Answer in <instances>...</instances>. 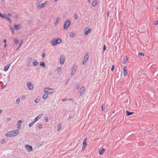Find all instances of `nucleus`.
Instances as JSON below:
<instances>
[{"label":"nucleus","instance_id":"obj_43","mask_svg":"<svg viewBox=\"0 0 158 158\" xmlns=\"http://www.w3.org/2000/svg\"><path fill=\"white\" fill-rule=\"evenodd\" d=\"M45 120L46 122H47L48 121V117L45 118Z\"/></svg>","mask_w":158,"mask_h":158},{"label":"nucleus","instance_id":"obj_58","mask_svg":"<svg viewBox=\"0 0 158 158\" xmlns=\"http://www.w3.org/2000/svg\"><path fill=\"white\" fill-rule=\"evenodd\" d=\"M52 73L51 72H49V74L50 75H52Z\"/></svg>","mask_w":158,"mask_h":158},{"label":"nucleus","instance_id":"obj_29","mask_svg":"<svg viewBox=\"0 0 158 158\" xmlns=\"http://www.w3.org/2000/svg\"><path fill=\"white\" fill-rule=\"evenodd\" d=\"M61 128V125L60 124H58V125L57 131H60Z\"/></svg>","mask_w":158,"mask_h":158},{"label":"nucleus","instance_id":"obj_45","mask_svg":"<svg viewBox=\"0 0 158 158\" xmlns=\"http://www.w3.org/2000/svg\"><path fill=\"white\" fill-rule=\"evenodd\" d=\"M14 17L16 18V19H18L19 18V16L18 15H17L16 14L14 16Z\"/></svg>","mask_w":158,"mask_h":158},{"label":"nucleus","instance_id":"obj_57","mask_svg":"<svg viewBox=\"0 0 158 158\" xmlns=\"http://www.w3.org/2000/svg\"><path fill=\"white\" fill-rule=\"evenodd\" d=\"M85 89V87L84 86H83L81 87L80 88V89Z\"/></svg>","mask_w":158,"mask_h":158},{"label":"nucleus","instance_id":"obj_35","mask_svg":"<svg viewBox=\"0 0 158 158\" xmlns=\"http://www.w3.org/2000/svg\"><path fill=\"white\" fill-rule=\"evenodd\" d=\"M10 30L11 31L12 33L13 34H14V33L13 28L11 26H10Z\"/></svg>","mask_w":158,"mask_h":158},{"label":"nucleus","instance_id":"obj_64","mask_svg":"<svg viewBox=\"0 0 158 158\" xmlns=\"http://www.w3.org/2000/svg\"><path fill=\"white\" fill-rule=\"evenodd\" d=\"M68 81H69V80H67V81L66 82V83H67L68 82Z\"/></svg>","mask_w":158,"mask_h":158},{"label":"nucleus","instance_id":"obj_46","mask_svg":"<svg viewBox=\"0 0 158 158\" xmlns=\"http://www.w3.org/2000/svg\"><path fill=\"white\" fill-rule=\"evenodd\" d=\"M5 140L4 139H3L1 140V143L2 144H3L5 143Z\"/></svg>","mask_w":158,"mask_h":158},{"label":"nucleus","instance_id":"obj_44","mask_svg":"<svg viewBox=\"0 0 158 158\" xmlns=\"http://www.w3.org/2000/svg\"><path fill=\"white\" fill-rule=\"evenodd\" d=\"M86 61H87V60L84 59L83 60V62H82L83 64L84 65V63H85Z\"/></svg>","mask_w":158,"mask_h":158},{"label":"nucleus","instance_id":"obj_23","mask_svg":"<svg viewBox=\"0 0 158 158\" xmlns=\"http://www.w3.org/2000/svg\"><path fill=\"white\" fill-rule=\"evenodd\" d=\"M60 19V18L59 17H58L56 19V22H55V26H57V24L58 23Z\"/></svg>","mask_w":158,"mask_h":158},{"label":"nucleus","instance_id":"obj_52","mask_svg":"<svg viewBox=\"0 0 158 158\" xmlns=\"http://www.w3.org/2000/svg\"><path fill=\"white\" fill-rule=\"evenodd\" d=\"M7 15L9 17H11V15L10 13H8Z\"/></svg>","mask_w":158,"mask_h":158},{"label":"nucleus","instance_id":"obj_33","mask_svg":"<svg viewBox=\"0 0 158 158\" xmlns=\"http://www.w3.org/2000/svg\"><path fill=\"white\" fill-rule=\"evenodd\" d=\"M6 19L10 23H12L11 20L9 17H6Z\"/></svg>","mask_w":158,"mask_h":158},{"label":"nucleus","instance_id":"obj_39","mask_svg":"<svg viewBox=\"0 0 158 158\" xmlns=\"http://www.w3.org/2000/svg\"><path fill=\"white\" fill-rule=\"evenodd\" d=\"M114 69V65H113L112 66L111 68V70L112 71H113Z\"/></svg>","mask_w":158,"mask_h":158},{"label":"nucleus","instance_id":"obj_38","mask_svg":"<svg viewBox=\"0 0 158 158\" xmlns=\"http://www.w3.org/2000/svg\"><path fill=\"white\" fill-rule=\"evenodd\" d=\"M6 85H1V87L0 88V89H3L5 88V86H6Z\"/></svg>","mask_w":158,"mask_h":158},{"label":"nucleus","instance_id":"obj_34","mask_svg":"<svg viewBox=\"0 0 158 158\" xmlns=\"http://www.w3.org/2000/svg\"><path fill=\"white\" fill-rule=\"evenodd\" d=\"M138 54L139 55L142 56H144V53L141 52H139L138 53Z\"/></svg>","mask_w":158,"mask_h":158},{"label":"nucleus","instance_id":"obj_55","mask_svg":"<svg viewBox=\"0 0 158 158\" xmlns=\"http://www.w3.org/2000/svg\"><path fill=\"white\" fill-rule=\"evenodd\" d=\"M66 100H67V99L66 98L63 99L62 100V101L63 102L65 101Z\"/></svg>","mask_w":158,"mask_h":158},{"label":"nucleus","instance_id":"obj_18","mask_svg":"<svg viewBox=\"0 0 158 158\" xmlns=\"http://www.w3.org/2000/svg\"><path fill=\"white\" fill-rule=\"evenodd\" d=\"M105 149L104 148L101 149L99 151V154L100 155H102L105 152Z\"/></svg>","mask_w":158,"mask_h":158},{"label":"nucleus","instance_id":"obj_30","mask_svg":"<svg viewBox=\"0 0 158 158\" xmlns=\"http://www.w3.org/2000/svg\"><path fill=\"white\" fill-rule=\"evenodd\" d=\"M35 122H34V121L33 122L31 123H30V124H29V127H31L32 125L34 124V123H35Z\"/></svg>","mask_w":158,"mask_h":158},{"label":"nucleus","instance_id":"obj_50","mask_svg":"<svg viewBox=\"0 0 158 158\" xmlns=\"http://www.w3.org/2000/svg\"><path fill=\"white\" fill-rule=\"evenodd\" d=\"M80 88V85H77L76 86V89H79Z\"/></svg>","mask_w":158,"mask_h":158},{"label":"nucleus","instance_id":"obj_3","mask_svg":"<svg viewBox=\"0 0 158 158\" xmlns=\"http://www.w3.org/2000/svg\"><path fill=\"white\" fill-rule=\"evenodd\" d=\"M54 92L53 89H44V92L45 93L43 96L44 99L47 98L48 95Z\"/></svg>","mask_w":158,"mask_h":158},{"label":"nucleus","instance_id":"obj_24","mask_svg":"<svg viewBox=\"0 0 158 158\" xmlns=\"http://www.w3.org/2000/svg\"><path fill=\"white\" fill-rule=\"evenodd\" d=\"M126 113L127 114V116H129V115H131L134 113L133 112H129L128 111H127V110L126 111Z\"/></svg>","mask_w":158,"mask_h":158},{"label":"nucleus","instance_id":"obj_47","mask_svg":"<svg viewBox=\"0 0 158 158\" xmlns=\"http://www.w3.org/2000/svg\"><path fill=\"white\" fill-rule=\"evenodd\" d=\"M109 15H110L109 12V11H108L107 12V17H108L109 16Z\"/></svg>","mask_w":158,"mask_h":158},{"label":"nucleus","instance_id":"obj_31","mask_svg":"<svg viewBox=\"0 0 158 158\" xmlns=\"http://www.w3.org/2000/svg\"><path fill=\"white\" fill-rule=\"evenodd\" d=\"M20 99L19 98H18L16 101V103L19 104L20 102Z\"/></svg>","mask_w":158,"mask_h":158},{"label":"nucleus","instance_id":"obj_17","mask_svg":"<svg viewBox=\"0 0 158 158\" xmlns=\"http://www.w3.org/2000/svg\"><path fill=\"white\" fill-rule=\"evenodd\" d=\"M98 0H94L92 3V6H96L98 3Z\"/></svg>","mask_w":158,"mask_h":158},{"label":"nucleus","instance_id":"obj_14","mask_svg":"<svg viewBox=\"0 0 158 158\" xmlns=\"http://www.w3.org/2000/svg\"><path fill=\"white\" fill-rule=\"evenodd\" d=\"M21 26V24H15L14 26V29L16 30H18Z\"/></svg>","mask_w":158,"mask_h":158},{"label":"nucleus","instance_id":"obj_48","mask_svg":"<svg viewBox=\"0 0 158 158\" xmlns=\"http://www.w3.org/2000/svg\"><path fill=\"white\" fill-rule=\"evenodd\" d=\"M39 128H41L42 127V125L41 124H39L38 126Z\"/></svg>","mask_w":158,"mask_h":158},{"label":"nucleus","instance_id":"obj_56","mask_svg":"<svg viewBox=\"0 0 158 158\" xmlns=\"http://www.w3.org/2000/svg\"><path fill=\"white\" fill-rule=\"evenodd\" d=\"M44 89H52L51 88H49V87H46L44 88Z\"/></svg>","mask_w":158,"mask_h":158},{"label":"nucleus","instance_id":"obj_8","mask_svg":"<svg viewBox=\"0 0 158 158\" xmlns=\"http://www.w3.org/2000/svg\"><path fill=\"white\" fill-rule=\"evenodd\" d=\"M84 35L85 36H86L89 33H90L91 31V30L90 28H86L84 30Z\"/></svg>","mask_w":158,"mask_h":158},{"label":"nucleus","instance_id":"obj_32","mask_svg":"<svg viewBox=\"0 0 158 158\" xmlns=\"http://www.w3.org/2000/svg\"><path fill=\"white\" fill-rule=\"evenodd\" d=\"M33 65L34 66H36L38 65V63L36 61H34L33 62Z\"/></svg>","mask_w":158,"mask_h":158},{"label":"nucleus","instance_id":"obj_22","mask_svg":"<svg viewBox=\"0 0 158 158\" xmlns=\"http://www.w3.org/2000/svg\"><path fill=\"white\" fill-rule=\"evenodd\" d=\"M76 33L75 32H71L70 35V36L71 37H74L76 35Z\"/></svg>","mask_w":158,"mask_h":158},{"label":"nucleus","instance_id":"obj_63","mask_svg":"<svg viewBox=\"0 0 158 158\" xmlns=\"http://www.w3.org/2000/svg\"><path fill=\"white\" fill-rule=\"evenodd\" d=\"M88 1L89 2H90V0H88Z\"/></svg>","mask_w":158,"mask_h":158},{"label":"nucleus","instance_id":"obj_20","mask_svg":"<svg viewBox=\"0 0 158 158\" xmlns=\"http://www.w3.org/2000/svg\"><path fill=\"white\" fill-rule=\"evenodd\" d=\"M40 101V98L39 97H37L35 98V103H38Z\"/></svg>","mask_w":158,"mask_h":158},{"label":"nucleus","instance_id":"obj_12","mask_svg":"<svg viewBox=\"0 0 158 158\" xmlns=\"http://www.w3.org/2000/svg\"><path fill=\"white\" fill-rule=\"evenodd\" d=\"M60 64H63L64 63L65 61V58L63 55L60 57Z\"/></svg>","mask_w":158,"mask_h":158},{"label":"nucleus","instance_id":"obj_26","mask_svg":"<svg viewBox=\"0 0 158 158\" xmlns=\"http://www.w3.org/2000/svg\"><path fill=\"white\" fill-rule=\"evenodd\" d=\"M40 65L43 67H44L45 66V63L43 62H41L40 63Z\"/></svg>","mask_w":158,"mask_h":158},{"label":"nucleus","instance_id":"obj_61","mask_svg":"<svg viewBox=\"0 0 158 158\" xmlns=\"http://www.w3.org/2000/svg\"><path fill=\"white\" fill-rule=\"evenodd\" d=\"M6 44H5V45H4V48H6Z\"/></svg>","mask_w":158,"mask_h":158},{"label":"nucleus","instance_id":"obj_41","mask_svg":"<svg viewBox=\"0 0 158 158\" xmlns=\"http://www.w3.org/2000/svg\"><path fill=\"white\" fill-rule=\"evenodd\" d=\"M105 106H104L103 105H102V111H104L105 110Z\"/></svg>","mask_w":158,"mask_h":158},{"label":"nucleus","instance_id":"obj_28","mask_svg":"<svg viewBox=\"0 0 158 158\" xmlns=\"http://www.w3.org/2000/svg\"><path fill=\"white\" fill-rule=\"evenodd\" d=\"M56 70L57 72L60 73L61 70V68L60 67H59L57 68Z\"/></svg>","mask_w":158,"mask_h":158},{"label":"nucleus","instance_id":"obj_60","mask_svg":"<svg viewBox=\"0 0 158 158\" xmlns=\"http://www.w3.org/2000/svg\"><path fill=\"white\" fill-rule=\"evenodd\" d=\"M1 1L2 2H4V0H1Z\"/></svg>","mask_w":158,"mask_h":158},{"label":"nucleus","instance_id":"obj_21","mask_svg":"<svg viewBox=\"0 0 158 158\" xmlns=\"http://www.w3.org/2000/svg\"><path fill=\"white\" fill-rule=\"evenodd\" d=\"M14 42L16 45H17L19 44V41L18 40L17 38H16L14 39Z\"/></svg>","mask_w":158,"mask_h":158},{"label":"nucleus","instance_id":"obj_7","mask_svg":"<svg viewBox=\"0 0 158 158\" xmlns=\"http://www.w3.org/2000/svg\"><path fill=\"white\" fill-rule=\"evenodd\" d=\"M77 66L75 65H74L72 68V72L71 73V75H73L77 69Z\"/></svg>","mask_w":158,"mask_h":158},{"label":"nucleus","instance_id":"obj_15","mask_svg":"<svg viewBox=\"0 0 158 158\" xmlns=\"http://www.w3.org/2000/svg\"><path fill=\"white\" fill-rule=\"evenodd\" d=\"M21 123L22 121L21 120H19L17 123V128L19 129V130L20 129Z\"/></svg>","mask_w":158,"mask_h":158},{"label":"nucleus","instance_id":"obj_2","mask_svg":"<svg viewBox=\"0 0 158 158\" xmlns=\"http://www.w3.org/2000/svg\"><path fill=\"white\" fill-rule=\"evenodd\" d=\"M51 42L52 45L55 46L57 44L61 43L62 42V40L59 38H55L51 40Z\"/></svg>","mask_w":158,"mask_h":158},{"label":"nucleus","instance_id":"obj_40","mask_svg":"<svg viewBox=\"0 0 158 158\" xmlns=\"http://www.w3.org/2000/svg\"><path fill=\"white\" fill-rule=\"evenodd\" d=\"M85 92V90L84 89H82V90H80V93L81 95V94H82V93H83Z\"/></svg>","mask_w":158,"mask_h":158},{"label":"nucleus","instance_id":"obj_51","mask_svg":"<svg viewBox=\"0 0 158 158\" xmlns=\"http://www.w3.org/2000/svg\"><path fill=\"white\" fill-rule=\"evenodd\" d=\"M25 96L24 95H23L22 96V98L23 99H24L25 98Z\"/></svg>","mask_w":158,"mask_h":158},{"label":"nucleus","instance_id":"obj_5","mask_svg":"<svg viewBox=\"0 0 158 158\" xmlns=\"http://www.w3.org/2000/svg\"><path fill=\"white\" fill-rule=\"evenodd\" d=\"M87 145L86 138H85L83 142V145L81 148V151L83 152L85 151Z\"/></svg>","mask_w":158,"mask_h":158},{"label":"nucleus","instance_id":"obj_42","mask_svg":"<svg viewBox=\"0 0 158 158\" xmlns=\"http://www.w3.org/2000/svg\"><path fill=\"white\" fill-rule=\"evenodd\" d=\"M158 24V20H156L154 22V24L157 25Z\"/></svg>","mask_w":158,"mask_h":158},{"label":"nucleus","instance_id":"obj_6","mask_svg":"<svg viewBox=\"0 0 158 158\" xmlns=\"http://www.w3.org/2000/svg\"><path fill=\"white\" fill-rule=\"evenodd\" d=\"M25 148L28 152H31L33 151L32 147L30 145H26L25 146Z\"/></svg>","mask_w":158,"mask_h":158},{"label":"nucleus","instance_id":"obj_16","mask_svg":"<svg viewBox=\"0 0 158 158\" xmlns=\"http://www.w3.org/2000/svg\"><path fill=\"white\" fill-rule=\"evenodd\" d=\"M43 115L42 114H39L37 117L35 118L34 121L35 122L38 121L40 118Z\"/></svg>","mask_w":158,"mask_h":158},{"label":"nucleus","instance_id":"obj_37","mask_svg":"<svg viewBox=\"0 0 158 158\" xmlns=\"http://www.w3.org/2000/svg\"><path fill=\"white\" fill-rule=\"evenodd\" d=\"M74 17L75 19H77L78 18V16L76 14H74Z\"/></svg>","mask_w":158,"mask_h":158},{"label":"nucleus","instance_id":"obj_19","mask_svg":"<svg viewBox=\"0 0 158 158\" xmlns=\"http://www.w3.org/2000/svg\"><path fill=\"white\" fill-rule=\"evenodd\" d=\"M0 16L2 18H5L6 19V17H7L6 14H2L1 13L0 14Z\"/></svg>","mask_w":158,"mask_h":158},{"label":"nucleus","instance_id":"obj_25","mask_svg":"<svg viewBox=\"0 0 158 158\" xmlns=\"http://www.w3.org/2000/svg\"><path fill=\"white\" fill-rule=\"evenodd\" d=\"M89 57V55L88 54H86L84 57V59L87 61L88 60Z\"/></svg>","mask_w":158,"mask_h":158},{"label":"nucleus","instance_id":"obj_36","mask_svg":"<svg viewBox=\"0 0 158 158\" xmlns=\"http://www.w3.org/2000/svg\"><path fill=\"white\" fill-rule=\"evenodd\" d=\"M103 50V52H104L106 50V45L105 44L104 45Z\"/></svg>","mask_w":158,"mask_h":158},{"label":"nucleus","instance_id":"obj_49","mask_svg":"<svg viewBox=\"0 0 158 158\" xmlns=\"http://www.w3.org/2000/svg\"><path fill=\"white\" fill-rule=\"evenodd\" d=\"M45 56V54L44 53H43L42 54V57L43 58Z\"/></svg>","mask_w":158,"mask_h":158},{"label":"nucleus","instance_id":"obj_27","mask_svg":"<svg viewBox=\"0 0 158 158\" xmlns=\"http://www.w3.org/2000/svg\"><path fill=\"white\" fill-rule=\"evenodd\" d=\"M128 60V59L127 56H126L125 57H124L123 59L124 63H125Z\"/></svg>","mask_w":158,"mask_h":158},{"label":"nucleus","instance_id":"obj_54","mask_svg":"<svg viewBox=\"0 0 158 158\" xmlns=\"http://www.w3.org/2000/svg\"><path fill=\"white\" fill-rule=\"evenodd\" d=\"M10 118H8L6 119V121H7V122H8V121H10Z\"/></svg>","mask_w":158,"mask_h":158},{"label":"nucleus","instance_id":"obj_62","mask_svg":"<svg viewBox=\"0 0 158 158\" xmlns=\"http://www.w3.org/2000/svg\"><path fill=\"white\" fill-rule=\"evenodd\" d=\"M2 111L0 109V114L2 113Z\"/></svg>","mask_w":158,"mask_h":158},{"label":"nucleus","instance_id":"obj_11","mask_svg":"<svg viewBox=\"0 0 158 158\" xmlns=\"http://www.w3.org/2000/svg\"><path fill=\"white\" fill-rule=\"evenodd\" d=\"M27 85L28 89H33V85L32 83H27Z\"/></svg>","mask_w":158,"mask_h":158},{"label":"nucleus","instance_id":"obj_10","mask_svg":"<svg viewBox=\"0 0 158 158\" xmlns=\"http://www.w3.org/2000/svg\"><path fill=\"white\" fill-rule=\"evenodd\" d=\"M127 67L126 66H125L123 67V75L124 76H126L127 75Z\"/></svg>","mask_w":158,"mask_h":158},{"label":"nucleus","instance_id":"obj_13","mask_svg":"<svg viewBox=\"0 0 158 158\" xmlns=\"http://www.w3.org/2000/svg\"><path fill=\"white\" fill-rule=\"evenodd\" d=\"M10 64H6L3 68V70L5 72L7 71L10 66Z\"/></svg>","mask_w":158,"mask_h":158},{"label":"nucleus","instance_id":"obj_1","mask_svg":"<svg viewBox=\"0 0 158 158\" xmlns=\"http://www.w3.org/2000/svg\"><path fill=\"white\" fill-rule=\"evenodd\" d=\"M19 130H15L9 131L6 134V136L7 137H12L17 135L19 133Z\"/></svg>","mask_w":158,"mask_h":158},{"label":"nucleus","instance_id":"obj_9","mask_svg":"<svg viewBox=\"0 0 158 158\" xmlns=\"http://www.w3.org/2000/svg\"><path fill=\"white\" fill-rule=\"evenodd\" d=\"M47 3L48 2L46 1L44 3H41L40 4H38L37 6V7L39 8H41L44 7L47 5Z\"/></svg>","mask_w":158,"mask_h":158},{"label":"nucleus","instance_id":"obj_59","mask_svg":"<svg viewBox=\"0 0 158 158\" xmlns=\"http://www.w3.org/2000/svg\"><path fill=\"white\" fill-rule=\"evenodd\" d=\"M31 21H28V23L29 24H30L31 23Z\"/></svg>","mask_w":158,"mask_h":158},{"label":"nucleus","instance_id":"obj_53","mask_svg":"<svg viewBox=\"0 0 158 158\" xmlns=\"http://www.w3.org/2000/svg\"><path fill=\"white\" fill-rule=\"evenodd\" d=\"M3 41L5 43V44H6V39H4L3 40Z\"/></svg>","mask_w":158,"mask_h":158},{"label":"nucleus","instance_id":"obj_4","mask_svg":"<svg viewBox=\"0 0 158 158\" xmlns=\"http://www.w3.org/2000/svg\"><path fill=\"white\" fill-rule=\"evenodd\" d=\"M71 23L70 20H68L65 22L63 28L64 30L67 29L70 26Z\"/></svg>","mask_w":158,"mask_h":158}]
</instances>
